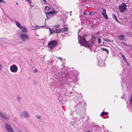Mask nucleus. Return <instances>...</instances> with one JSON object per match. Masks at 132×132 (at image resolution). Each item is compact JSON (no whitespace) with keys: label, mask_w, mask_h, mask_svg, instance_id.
I'll list each match as a JSON object with an SVG mask.
<instances>
[{"label":"nucleus","mask_w":132,"mask_h":132,"mask_svg":"<svg viewBox=\"0 0 132 132\" xmlns=\"http://www.w3.org/2000/svg\"><path fill=\"white\" fill-rule=\"evenodd\" d=\"M28 3L29 4H30L31 3V0H26Z\"/></svg>","instance_id":"nucleus-27"},{"label":"nucleus","mask_w":132,"mask_h":132,"mask_svg":"<svg viewBox=\"0 0 132 132\" xmlns=\"http://www.w3.org/2000/svg\"><path fill=\"white\" fill-rule=\"evenodd\" d=\"M70 15H71V13H70Z\"/></svg>","instance_id":"nucleus-42"},{"label":"nucleus","mask_w":132,"mask_h":132,"mask_svg":"<svg viewBox=\"0 0 132 132\" xmlns=\"http://www.w3.org/2000/svg\"><path fill=\"white\" fill-rule=\"evenodd\" d=\"M98 60L99 62L98 65L100 66H103L104 64V62L103 61H101V62H100V60L99 59H98Z\"/></svg>","instance_id":"nucleus-14"},{"label":"nucleus","mask_w":132,"mask_h":132,"mask_svg":"<svg viewBox=\"0 0 132 132\" xmlns=\"http://www.w3.org/2000/svg\"><path fill=\"white\" fill-rule=\"evenodd\" d=\"M18 69V67L15 65L13 64L10 67V70L13 72H16L17 71Z\"/></svg>","instance_id":"nucleus-6"},{"label":"nucleus","mask_w":132,"mask_h":132,"mask_svg":"<svg viewBox=\"0 0 132 132\" xmlns=\"http://www.w3.org/2000/svg\"><path fill=\"white\" fill-rule=\"evenodd\" d=\"M122 43L125 46L128 47L129 46V45L125 43V42H122Z\"/></svg>","instance_id":"nucleus-23"},{"label":"nucleus","mask_w":132,"mask_h":132,"mask_svg":"<svg viewBox=\"0 0 132 132\" xmlns=\"http://www.w3.org/2000/svg\"><path fill=\"white\" fill-rule=\"evenodd\" d=\"M51 63H52V62H51Z\"/></svg>","instance_id":"nucleus-47"},{"label":"nucleus","mask_w":132,"mask_h":132,"mask_svg":"<svg viewBox=\"0 0 132 132\" xmlns=\"http://www.w3.org/2000/svg\"><path fill=\"white\" fill-rule=\"evenodd\" d=\"M102 49L103 51H106L108 54L109 53V51H108V50L106 48H102Z\"/></svg>","instance_id":"nucleus-22"},{"label":"nucleus","mask_w":132,"mask_h":132,"mask_svg":"<svg viewBox=\"0 0 132 132\" xmlns=\"http://www.w3.org/2000/svg\"><path fill=\"white\" fill-rule=\"evenodd\" d=\"M55 28H53V29L51 30L50 28H49V29L50 31L51 34H52L53 32H54L56 33L57 34L59 33L60 32H63L64 31H66L68 30V28L67 27H64L62 29L58 30L56 29V28L55 27Z\"/></svg>","instance_id":"nucleus-2"},{"label":"nucleus","mask_w":132,"mask_h":132,"mask_svg":"<svg viewBox=\"0 0 132 132\" xmlns=\"http://www.w3.org/2000/svg\"><path fill=\"white\" fill-rule=\"evenodd\" d=\"M5 127L8 132H15L12 127L8 124L5 125Z\"/></svg>","instance_id":"nucleus-8"},{"label":"nucleus","mask_w":132,"mask_h":132,"mask_svg":"<svg viewBox=\"0 0 132 132\" xmlns=\"http://www.w3.org/2000/svg\"><path fill=\"white\" fill-rule=\"evenodd\" d=\"M130 99H132V94L131 96Z\"/></svg>","instance_id":"nucleus-38"},{"label":"nucleus","mask_w":132,"mask_h":132,"mask_svg":"<svg viewBox=\"0 0 132 132\" xmlns=\"http://www.w3.org/2000/svg\"><path fill=\"white\" fill-rule=\"evenodd\" d=\"M16 26L20 29L22 27L19 23L18 22H16Z\"/></svg>","instance_id":"nucleus-18"},{"label":"nucleus","mask_w":132,"mask_h":132,"mask_svg":"<svg viewBox=\"0 0 132 132\" xmlns=\"http://www.w3.org/2000/svg\"><path fill=\"white\" fill-rule=\"evenodd\" d=\"M17 98L18 99H20V98L19 96H17Z\"/></svg>","instance_id":"nucleus-36"},{"label":"nucleus","mask_w":132,"mask_h":132,"mask_svg":"<svg viewBox=\"0 0 132 132\" xmlns=\"http://www.w3.org/2000/svg\"><path fill=\"white\" fill-rule=\"evenodd\" d=\"M20 37L22 40L24 42L26 41L29 38V35L26 33L21 34L20 35Z\"/></svg>","instance_id":"nucleus-5"},{"label":"nucleus","mask_w":132,"mask_h":132,"mask_svg":"<svg viewBox=\"0 0 132 132\" xmlns=\"http://www.w3.org/2000/svg\"><path fill=\"white\" fill-rule=\"evenodd\" d=\"M20 115L21 117H28L29 116V115L28 113L25 111L21 113Z\"/></svg>","instance_id":"nucleus-12"},{"label":"nucleus","mask_w":132,"mask_h":132,"mask_svg":"<svg viewBox=\"0 0 132 132\" xmlns=\"http://www.w3.org/2000/svg\"><path fill=\"white\" fill-rule=\"evenodd\" d=\"M3 68V66L2 65L0 64V70H1Z\"/></svg>","instance_id":"nucleus-32"},{"label":"nucleus","mask_w":132,"mask_h":132,"mask_svg":"<svg viewBox=\"0 0 132 132\" xmlns=\"http://www.w3.org/2000/svg\"><path fill=\"white\" fill-rule=\"evenodd\" d=\"M70 13H71V12H72V11H70Z\"/></svg>","instance_id":"nucleus-46"},{"label":"nucleus","mask_w":132,"mask_h":132,"mask_svg":"<svg viewBox=\"0 0 132 132\" xmlns=\"http://www.w3.org/2000/svg\"><path fill=\"white\" fill-rule=\"evenodd\" d=\"M108 114V113L107 112H103L100 114V115L101 116H103L104 115H106L107 114Z\"/></svg>","instance_id":"nucleus-16"},{"label":"nucleus","mask_w":132,"mask_h":132,"mask_svg":"<svg viewBox=\"0 0 132 132\" xmlns=\"http://www.w3.org/2000/svg\"><path fill=\"white\" fill-rule=\"evenodd\" d=\"M59 101L61 105H63V104H64V103L65 101H64V100H59Z\"/></svg>","instance_id":"nucleus-17"},{"label":"nucleus","mask_w":132,"mask_h":132,"mask_svg":"<svg viewBox=\"0 0 132 132\" xmlns=\"http://www.w3.org/2000/svg\"><path fill=\"white\" fill-rule=\"evenodd\" d=\"M93 14V12L92 11H91L90 12V13H89V15H92Z\"/></svg>","instance_id":"nucleus-31"},{"label":"nucleus","mask_w":132,"mask_h":132,"mask_svg":"<svg viewBox=\"0 0 132 132\" xmlns=\"http://www.w3.org/2000/svg\"><path fill=\"white\" fill-rule=\"evenodd\" d=\"M3 2L2 0H0V2Z\"/></svg>","instance_id":"nucleus-39"},{"label":"nucleus","mask_w":132,"mask_h":132,"mask_svg":"<svg viewBox=\"0 0 132 132\" xmlns=\"http://www.w3.org/2000/svg\"><path fill=\"white\" fill-rule=\"evenodd\" d=\"M126 101L127 102V107L132 108V100H126Z\"/></svg>","instance_id":"nucleus-10"},{"label":"nucleus","mask_w":132,"mask_h":132,"mask_svg":"<svg viewBox=\"0 0 132 132\" xmlns=\"http://www.w3.org/2000/svg\"><path fill=\"white\" fill-rule=\"evenodd\" d=\"M36 28V29L40 28V27H44L43 26H39L37 25H35Z\"/></svg>","instance_id":"nucleus-24"},{"label":"nucleus","mask_w":132,"mask_h":132,"mask_svg":"<svg viewBox=\"0 0 132 132\" xmlns=\"http://www.w3.org/2000/svg\"><path fill=\"white\" fill-rule=\"evenodd\" d=\"M127 9V5L124 3H122V4L120 5L119 7V10L122 13L125 11Z\"/></svg>","instance_id":"nucleus-4"},{"label":"nucleus","mask_w":132,"mask_h":132,"mask_svg":"<svg viewBox=\"0 0 132 132\" xmlns=\"http://www.w3.org/2000/svg\"><path fill=\"white\" fill-rule=\"evenodd\" d=\"M20 29L23 32H27L28 31V29L26 27H22Z\"/></svg>","instance_id":"nucleus-15"},{"label":"nucleus","mask_w":132,"mask_h":132,"mask_svg":"<svg viewBox=\"0 0 132 132\" xmlns=\"http://www.w3.org/2000/svg\"><path fill=\"white\" fill-rule=\"evenodd\" d=\"M129 46L130 47V49L131 50H132V46H131V45H129Z\"/></svg>","instance_id":"nucleus-35"},{"label":"nucleus","mask_w":132,"mask_h":132,"mask_svg":"<svg viewBox=\"0 0 132 132\" xmlns=\"http://www.w3.org/2000/svg\"><path fill=\"white\" fill-rule=\"evenodd\" d=\"M84 104H85V103H84Z\"/></svg>","instance_id":"nucleus-45"},{"label":"nucleus","mask_w":132,"mask_h":132,"mask_svg":"<svg viewBox=\"0 0 132 132\" xmlns=\"http://www.w3.org/2000/svg\"><path fill=\"white\" fill-rule=\"evenodd\" d=\"M35 25L34 26H32L31 29L32 30H35L36 29V28L35 27Z\"/></svg>","instance_id":"nucleus-25"},{"label":"nucleus","mask_w":132,"mask_h":132,"mask_svg":"<svg viewBox=\"0 0 132 132\" xmlns=\"http://www.w3.org/2000/svg\"><path fill=\"white\" fill-rule=\"evenodd\" d=\"M101 9L102 10V12H101L102 15L105 19L108 20V17L106 14V9L103 7H102Z\"/></svg>","instance_id":"nucleus-7"},{"label":"nucleus","mask_w":132,"mask_h":132,"mask_svg":"<svg viewBox=\"0 0 132 132\" xmlns=\"http://www.w3.org/2000/svg\"><path fill=\"white\" fill-rule=\"evenodd\" d=\"M80 0V1H82V4H84V2L85 1V0Z\"/></svg>","instance_id":"nucleus-33"},{"label":"nucleus","mask_w":132,"mask_h":132,"mask_svg":"<svg viewBox=\"0 0 132 132\" xmlns=\"http://www.w3.org/2000/svg\"><path fill=\"white\" fill-rule=\"evenodd\" d=\"M57 42L56 40H53L48 43V48L52 49L54 48L57 45Z\"/></svg>","instance_id":"nucleus-3"},{"label":"nucleus","mask_w":132,"mask_h":132,"mask_svg":"<svg viewBox=\"0 0 132 132\" xmlns=\"http://www.w3.org/2000/svg\"><path fill=\"white\" fill-rule=\"evenodd\" d=\"M79 41L80 45L85 47H90V45L87 43L83 37H80V39Z\"/></svg>","instance_id":"nucleus-1"},{"label":"nucleus","mask_w":132,"mask_h":132,"mask_svg":"<svg viewBox=\"0 0 132 132\" xmlns=\"http://www.w3.org/2000/svg\"><path fill=\"white\" fill-rule=\"evenodd\" d=\"M57 59H59L61 61H62V59L60 57H57Z\"/></svg>","instance_id":"nucleus-30"},{"label":"nucleus","mask_w":132,"mask_h":132,"mask_svg":"<svg viewBox=\"0 0 132 132\" xmlns=\"http://www.w3.org/2000/svg\"><path fill=\"white\" fill-rule=\"evenodd\" d=\"M103 39L104 40L107 42H111V41L110 40L107 38H103Z\"/></svg>","instance_id":"nucleus-19"},{"label":"nucleus","mask_w":132,"mask_h":132,"mask_svg":"<svg viewBox=\"0 0 132 132\" xmlns=\"http://www.w3.org/2000/svg\"><path fill=\"white\" fill-rule=\"evenodd\" d=\"M112 15L113 18L116 21H117V18L116 16L113 14H112Z\"/></svg>","instance_id":"nucleus-21"},{"label":"nucleus","mask_w":132,"mask_h":132,"mask_svg":"<svg viewBox=\"0 0 132 132\" xmlns=\"http://www.w3.org/2000/svg\"><path fill=\"white\" fill-rule=\"evenodd\" d=\"M98 43L100 44L101 42V39L100 38H98Z\"/></svg>","instance_id":"nucleus-28"},{"label":"nucleus","mask_w":132,"mask_h":132,"mask_svg":"<svg viewBox=\"0 0 132 132\" xmlns=\"http://www.w3.org/2000/svg\"><path fill=\"white\" fill-rule=\"evenodd\" d=\"M30 6L31 7V8H32L33 6H32L31 5H30Z\"/></svg>","instance_id":"nucleus-41"},{"label":"nucleus","mask_w":132,"mask_h":132,"mask_svg":"<svg viewBox=\"0 0 132 132\" xmlns=\"http://www.w3.org/2000/svg\"><path fill=\"white\" fill-rule=\"evenodd\" d=\"M50 7H48L47 6H46L45 7V10H48L50 9Z\"/></svg>","instance_id":"nucleus-26"},{"label":"nucleus","mask_w":132,"mask_h":132,"mask_svg":"<svg viewBox=\"0 0 132 132\" xmlns=\"http://www.w3.org/2000/svg\"><path fill=\"white\" fill-rule=\"evenodd\" d=\"M55 13V11H54L47 12H46V15L47 19L50 18L51 16H52L53 14Z\"/></svg>","instance_id":"nucleus-9"},{"label":"nucleus","mask_w":132,"mask_h":132,"mask_svg":"<svg viewBox=\"0 0 132 132\" xmlns=\"http://www.w3.org/2000/svg\"><path fill=\"white\" fill-rule=\"evenodd\" d=\"M0 117L5 119H7L9 118V116H6L4 113L1 112H0Z\"/></svg>","instance_id":"nucleus-11"},{"label":"nucleus","mask_w":132,"mask_h":132,"mask_svg":"<svg viewBox=\"0 0 132 132\" xmlns=\"http://www.w3.org/2000/svg\"><path fill=\"white\" fill-rule=\"evenodd\" d=\"M36 117L38 119H40L41 118V117L40 116L38 115H36Z\"/></svg>","instance_id":"nucleus-29"},{"label":"nucleus","mask_w":132,"mask_h":132,"mask_svg":"<svg viewBox=\"0 0 132 132\" xmlns=\"http://www.w3.org/2000/svg\"><path fill=\"white\" fill-rule=\"evenodd\" d=\"M59 78H62V77H59Z\"/></svg>","instance_id":"nucleus-44"},{"label":"nucleus","mask_w":132,"mask_h":132,"mask_svg":"<svg viewBox=\"0 0 132 132\" xmlns=\"http://www.w3.org/2000/svg\"><path fill=\"white\" fill-rule=\"evenodd\" d=\"M2 2L3 3H5V1H3V2Z\"/></svg>","instance_id":"nucleus-40"},{"label":"nucleus","mask_w":132,"mask_h":132,"mask_svg":"<svg viewBox=\"0 0 132 132\" xmlns=\"http://www.w3.org/2000/svg\"><path fill=\"white\" fill-rule=\"evenodd\" d=\"M16 4L17 5H18V3L17 2L16 3Z\"/></svg>","instance_id":"nucleus-43"},{"label":"nucleus","mask_w":132,"mask_h":132,"mask_svg":"<svg viewBox=\"0 0 132 132\" xmlns=\"http://www.w3.org/2000/svg\"><path fill=\"white\" fill-rule=\"evenodd\" d=\"M86 12H83V14L84 15H86Z\"/></svg>","instance_id":"nucleus-34"},{"label":"nucleus","mask_w":132,"mask_h":132,"mask_svg":"<svg viewBox=\"0 0 132 132\" xmlns=\"http://www.w3.org/2000/svg\"><path fill=\"white\" fill-rule=\"evenodd\" d=\"M121 57L123 58V60H124L125 62L127 63V60L125 58V56L123 55H121Z\"/></svg>","instance_id":"nucleus-20"},{"label":"nucleus","mask_w":132,"mask_h":132,"mask_svg":"<svg viewBox=\"0 0 132 132\" xmlns=\"http://www.w3.org/2000/svg\"><path fill=\"white\" fill-rule=\"evenodd\" d=\"M125 37L122 35H120L118 36V39L121 41H123L124 40Z\"/></svg>","instance_id":"nucleus-13"},{"label":"nucleus","mask_w":132,"mask_h":132,"mask_svg":"<svg viewBox=\"0 0 132 132\" xmlns=\"http://www.w3.org/2000/svg\"><path fill=\"white\" fill-rule=\"evenodd\" d=\"M19 132H22L19 129Z\"/></svg>","instance_id":"nucleus-37"},{"label":"nucleus","mask_w":132,"mask_h":132,"mask_svg":"<svg viewBox=\"0 0 132 132\" xmlns=\"http://www.w3.org/2000/svg\"><path fill=\"white\" fill-rule=\"evenodd\" d=\"M75 83H76V84H77V83H76V82H75Z\"/></svg>","instance_id":"nucleus-48"}]
</instances>
